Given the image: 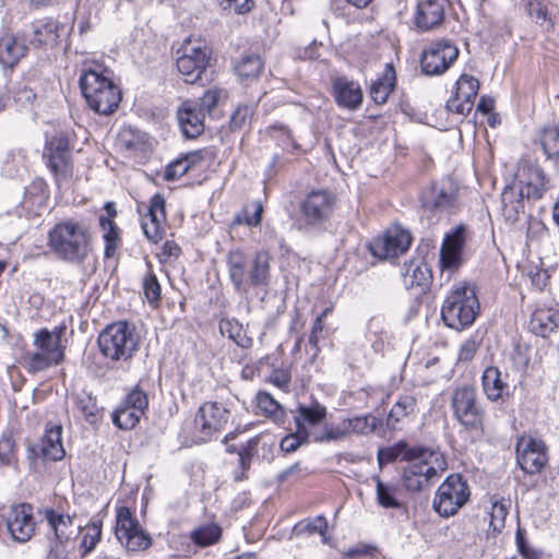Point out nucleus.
I'll return each instance as SVG.
<instances>
[{"label": "nucleus", "mask_w": 559, "mask_h": 559, "mask_svg": "<svg viewBox=\"0 0 559 559\" xmlns=\"http://www.w3.org/2000/svg\"><path fill=\"white\" fill-rule=\"evenodd\" d=\"M380 466L396 460L405 461L402 480L409 491H420L431 486L448 468L445 456L436 449L424 445H409L400 440L391 447L380 448L377 454Z\"/></svg>", "instance_id": "1"}, {"label": "nucleus", "mask_w": 559, "mask_h": 559, "mask_svg": "<svg viewBox=\"0 0 559 559\" xmlns=\"http://www.w3.org/2000/svg\"><path fill=\"white\" fill-rule=\"evenodd\" d=\"M92 233L84 221L66 218L48 233V246L59 259L72 264L84 263L92 252Z\"/></svg>", "instance_id": "2"}, {"label": "nucleus", "mask_w": 559, "mask_h": 559, "mask_svg": "<svg viewBox=\"0 0 559 559\" xmlns=\"http://www.w3.org/2000/svg\"><path fill=\"white\" fill-rule=\"evenodd\" d=\"M548 189V179L544 170L533 164H524L514 180L501 194L502 215L506 221L515 223L524 213L525 199H539Z\"/></svg>", "instance_id": "3"}, {"label": "nucleus", "mask_w": 559, "mask_h": 559, "mask_svg": "<svg viewBox=\"0 0 559 559\" xmlns=\"http://www.w3.org/2000/svg\"><path fill=\"white\" fill-rule=\"evenodd\" d=\"M272 255L265 249L254 251L251 260L241 250H231L227 255L229 278L235 289L246 294L251 287L267 286L271 280Z\"/></svg>", "instance_id": "4"}, {"label": "nucleus", "mask_w": 559, "mask_h": 559, "mask_svg": "<svg viewBox=\"0 0 559 559\" xmlns=\"http://www.w3.org/2000/svg\"><path fill=\"white\" fill-rule=\"evenodd\" d=\"M475 287L468 283L453 286L441 307V318L447 326L462 331L471 326L479 313Z\"/></svg>", "instance_id": "5"}, {"label": "nucleus", "mask_w": 559, "mask_h": 559, "mask_svg": "<svg viewBox=\"0 0 559 559\" xmlns=\"http://www.w3.org/2000/svg\"><path fill=\"white\" fill-rule=\"evenodd\" d=\"M80 88L87 106L98 115H110L121 102V92L103 72L88 69L80 76Z\"/></svg>", "instance_id": "6"}, {"label": "nucleus", "mask_w": 559, "mask_h": 559, "mask_svg": "<svg viewBox=\"0 0 559 559\" xmlns=\"http://www.w3.org/2000/svg\"><path fill=\"white\" fill-rule=\"evenodd\" d=\"M452 417L466 431L484 428L486 411L477 389L471 384L457 385L450 395Z\"/></svg>", "instance_id": "7"}, {"label": "nucleus", "mask_w": 559, "mask_h": 559, "mask_svg": "<svg viewBox=\"0 0 559 559\" xmlns=\"http://www.w3.org/2000/svg\"><path fill=\"white\" fill-rule=\"evenodd\" d=\"M100 353L112 361H127L139 347V336L134 325L118 321L107 325L98 335Z\"/></svg>", "instance_id": "8"}, {"label": "nucleus", "mask_w": 559, "mask_h": 559, "mask_svg": "<svg viewBox=\"0 0 559 559\" xmlns=\"http://www.w3.org/2000/svg\"><path fill=\"white\" fill-rule=\"evenodd\" d=\"M177 53L176 66L186 83L203 85L211 80L207 71L211 50L203 41L187 39Z\"/></svg>", "instance_id": "9"}, {"label": "nucleus", "mask_w": 559, "mask_h": 559, "mask_svg": "<svg viewBox=\"0 0 559 559\" xmlns=\"http://www.w3.org/2000/svg\"><path fill=\"white\" fill-rule=\"evenodd\" d=\"M337 197L328 189H313L298 204L300 223L307 230L321 229L332 217Z\"/></svg>", "instance_id": "10"}, {"label": "nucleus", "mask_w": 559, "mask_h": 559, "mask_svg": "<svg viewBox=\"0 0 559 559\" xmlns=\"http://www.w3.org/2000/svg\"><path fill=\"white\" fill-rule=\"evenodd\" d=\"M471 489L461 474H451L438 487L432 507L442 518H449L468 501Z\"/></svg>", "instance_id": "11"}, {"label": "nucleus", "mask_w": 559, "mask_h": 559, "mask_svg": "<svg viewBox=\"0 0 559 559\" xmlns=\"http://www.w3.org/2000/svg\"><path fill=\"white\" fill-rule=\"evenodd\" d=\"M34 345L37 352L27 354L31 371H43L62 361L64 355L61 346V331L39 330L34 335Z\"/></svg>", "instance_id": "12"}, {"label": "nucleus", "mask_w": 559, "mask_h": 559, "mask_svg": "<svg viewBox=\"0 0 559 559\" xmlns=\"http://www.w3.org/2000/svg\"><path fill=\"white\" fill-rule=\"evenodd\" d=\"M230 412L218 402L203 403L194 417L193 439L197 443L210 441L228 423Z\"/></svg>", "instance_id": "13"}, {"label": "nucleus", "mask_w": 559, "mask_h": 559, "mask_svg": "<svg viewBox=\"0 0 559 559\" xmlns=\"http://www.w3.org/2000/svg\"><path fill=\"white\" fill-rule=\"evenodd\" d=\"M457 187L450 178L432 183L421 193L420 203L424 213L436 216L451 214L457 207Z\"/></svg>", "instance_id": "14"}, {"label": "nucleus", "mask_w": 559, "mask_h": 559, "mask_svg": "<svg viewBox=\"0 0 559 559\" xmlns=\"http://www.w3.org/2000/svg\"><path fill=\"white\" fill-rule=\"evenodd\" d=\"M459 48L450 40L431 43L421 55L420 66L426 75H440L456 60Z\"/></svg>", "instance_id": "15"}, {"label": "nucleus", "mask_w": 559, "mask_h": 559, "mask_svg": "<svg viewBox=\"0 0 559 559\" xmlns=\"http://www.w3.org/2000/svg\"><path fill=\"white\" fill-rule=\"evenodd\" d=\"M516 461L526 474L539 473L548 461L546 444L532 437H522L516 445Z\"/></svg>", "instance_id": "16"}, {"label": "nucleus", "mask_w": 559, "mask_h": 559, "mask_svg": "<svg viewBox=\"0 0 559 559\" xmlns=\"http://www.w3.org/2000/svg\"><path fill=\"white\" fill-rule=\"evenodd\" d=\"M411 242V235L406 230L392 228L371 241L370 251L379 259H392L407 251Z\"/></svg>", "instance_id": "17"}, {"label": "nucleus", "mask_w": 559, "mask_h": 559, "mask_svg": "<svg viewBox=\"0 0 559 559\" xmlns=\"http://www.w3.org/2000/svg\"><path fill=\"white\" fill-rule=\"evenodd\" d=\"M47 165L55 174L57 181L67 180L72 175L71 154L67 138L56 136L47 142L44 154Z\"/></svg>", "instance_id": "18"}, {"label": "nucleus", "mask_w": 559, "mask_h": 559, "mask_svg": "<svg viewBox=\"0 0 559 559\" xmlns=\"http://www.w3.org/2000/svg\"><path fill=\"white\" fill-rule=\"evenodd\" d=\"M35 525L33 507L28 503H21L11 507L5 518V526L8 531L12 538L20 543L31 539L35 533Z\"/></svg>", "instance_id": "19"}, {"label": "nucleus", "mask_w": 559, "mask_h": 559, "mask_svg": "<svg viewBox=\"0 0 559 559\" xmlns=\"http://www.w3.org/2000/svg\"><path fill=\"white\" fill-rule=\"evenodd\" d=\"M466 228L459 225L455 229L445 235L440 248L441 272H452L462 264V252L466 240Z\"/></svg>", "instance_id": "20"}, {"label": "nucleus", "mask_w": 559, "mask_h": 559, "mask_svg": "<svg viewBox=\"0 0 559 559\" xmlns=\"http://www.w3.org/2000/svg\"><path fill=\"white\" fill-rule=\"evenodd\" d=\"M62 427L53 426L46 429L44 437L29 447V452L36 456L47 461H59L66 455V451L61 441Z\"/></svg>", "instance_id": "21"}, {"label": "nucleus", "mask_w": 559, "mask_h": 559, "mask_svg": "<svg viewBox=\"0 0 559 559\" xmlns=\"http://www.w3.org/2000/svg\"><path fill=\"white\" fill-rule=\"evenodd\" d=\"M449 0H418L415 13V24L421 31H430L444 20Z\"/></svg>", "instance_id": "22"}, {"label": "nucleus", "mask_w": 559, "mask_h": 559, "mask_svg": "<svg viewBox=\"0 0 559 559\" xmlns=\"http://www.w3.org/2000/svg\"><path fill=\"white\" fill-rule=\"evenodd\" d=\"M165 219V200L157 193L151 199L148 214L142 221V229L148 240L156 243L162 239Z\"/></svg>", "instance_id": "23"}, {"label": "nucleus", "mask_w": 559, "mask_h": 559, "mask_svg": "<svg viewBox=\"0 0 559 559\" xmlns=\"http://www.w3.org/2000/svg\"><path fill=\"white\" fill-rule=\"evenodd\" d=\"M204 114L198 109L197 102L188 100L178 109L177 117L187 139H194L204 131Z\"/></svg>", "instance_id": "24"}, {"label": "nucleus", "mask_w": 559, "mask_h": 559, "mask_svg": "<svg viewBox=\"0 0 559 559\" xmlns=\"http://www.w3.org/2000/svg\"><path fill=\"white\" fill-rule=\"evenodd\" d=\"M334 97L338 106L349 110L359 108L362 102V92L357 82L341 76L333 81Z\"/></svg>", "instance_id": "25"}, {"label": "nucleus", "mask_w": 559, "mask_h": 559, "mask_svg": "<svg viewBox=\"0 0 559 559\" xmlns=\"http://www.w3.org/2000/svg\"><path fill=\"white\" fill-rule=\"evenodd\" d=\"M27 46L19 35L4 34L0 38V63L4 68H13L25 57Z\"/></svg>", "instance_id": "26"}, {"label": "nucleus", "mask_w": 559, "mask_h": 559, "mask_svg": "<svg viewBox=\"0 0 559 559\" xmlns=\"http://www.w3.org/2000/svg\"><path fill=\"white\" fill-rule=\"evenodd\" d=\"M507 374L502 376L497 367H487L481 376L483 390L487 399L498 401L504 394H509V385L506 382Z\"/></svg>", "instance_id": "27"}, {"label": "nucleus", "mask_w": 559, "mask_h": 559, "mask_svg": "<svg viewBox=\"0 0 559 559\" xmlns=\"http://www.w3.org/2000/svg\"><path fill=\"white\" fill-rule=\"evenodd\" d=\"M403 284L409 289L415 286L425 287L431 280V272L421 259L405 262L402 271Z\"/></svg>", "instance_id": "28"}, {"label": "nucleus", "mask_w": 559, "mask_h": 559, "mask_svg": "<svg viewBox=\"0 0 559 559\" xmlns=\"http://www.w3.org/2000/svg\"><path fill=\"white\" fill-rule=\"evenodd\" d=\"M34 38L33 44L37 46L55 45L60 37L62 24L51 17H44L32 24Z\"/></svg>", "instance_id": "29"}, {"label": "nucleus", "mask_w": 559, "mask_h": 559, "mask_svg": "<svg viewBox=\"0 0 559 559\" xmlns=\"http://www.w3.org/2000/svg\"><path fill=\"white\" fill-rule=\"evenodd\" d=\"M558 311L550 308H540L533 312L528 328L534 334L546 337L558 328Z\"/></svg>", "instance_id": "30"}, {"label": "nucleus", "mask_w": 559, "mask_h": 559, "mask_svg": "<svg viewBox=\"0 0 559 559\" xmlns=\"http://www.w3.org/2000/svg\"><path fill=\"white\" fill-rule=\"evenodd\" d=\"M537 142L547 159H559V122L547 123L537 131Z\"/></svg>", "instance_id": "31"}, {"label": "nucleus", "mask_w": 559, "mask_h": 559, "mask_svg": "<svg viewBox=\"0 0 559 559\" xmlns=\"http://www.w3.org/2000/svg\"><path fill=\"white\" fill-rule=\"evenodd\" d=\"M143 528L140 526L138 519L132 514L128 507L121 506L116 510V537L123 544L129 536H134Z\"/></svg>", "instance_id": "32"}, {"label": "nucleus", "mask_w": 559, "mask_h": 559, "mask_svg": "<svg viewBox=\"0 0 559 559\" xmlns=\"http://www.w3.org/2000/svg\"><path fill=\"white\" fill-rule=\"evenodd\" d=\"M416 399L411 395L401 396L392 406L386 417V427L390 430L401 429L400 425L403 419L413 415L416 409Z\"/></svg>", "instance_id": "33"}, {"label": "nucleus", "mask_w": 559, "mask_h": 559, "mask_svg": "<svg viewBox=\"0 0 559 559\" xmlns=\"http://www.w3.org/2000/svg\"><path fill=\"white\" fill-rule=\"evenodd\" d=\"M255 402L257 407L264 416L278 425L285 423V409L270 393L265 391H259L255 395Z\"/></svg>", "instance_id": "34"}, {"label": "nucleus", "mask_w": 559, "mask_h": 559, "mask_svg": "<svg viewBox=\"0 0 559 559\" xmlns=\"http://www.w3.org/2000/svg\"><path fill=\"white\" fill-rule=\"evenodd\" d=\"M376 499L380 507L384 509H400L403 503L399 499V488L396 485L384 483L379 476H374Z\"/></svg>", "instance_id": "35"}, {"label": "nucleus", "mask_w": 559, "mask_h": 559, "mask_svg": "<svg viewBox=\"0 0 559 559\" xmlns=\"http://www.w3.org/2000/svg\"><path fill=\"white\" fill-rule=\"evenodd\" d=\"M325 416L326 407L316 402L309 406L299 405L297 408V415H295L294 420L296 428L308 429V426H316L320 424L325 418Z\"/></svg>", "instance_id": "36"}, {"label": "nucleus", "mask_w": 559, "mask_h": 559, "mask_svg": "<svg viewBox=\"0 0 559 559\" xmlns=\"http://www.w3.org/2000/svg\"><path fill=\"white\" fill-rule=\"evenodd\" d=\"M395 86V72L391 64L386 66V70L382 78L372 83L370 87V96L376 104H384L390 93Z\"/></svg>", "instance_id": "37"}, {"label": "nucleus", "mask_w": 559, "mask_h": 559, "mask_svg": "<svg viewBox=\"0 0 559 559\" xmlns=\"http://www.w3.org/2000/svg\"><path fill=\"white\" fill-rule=\"evenodd\" d=\"M219 332L223 336H227L242 348H249L252 340L248 337L242 325L235 319H221L218 323Z\"/></svg>", "instance_id": "38"}, {"label": "nucleus", "mask_w": 559, "mask_h": 559, "mask_svg": "<svg viewBox=\"0 0 559 559\" xmlns=\"http://www.w3.org/2000/svg\"><path fill=\"white\" fill-rule=\"evenodd\" d=\"M264 68V62L257 53L245 55L235 66L237 75L241 79H257Z\"/></svg>", "instance_id": "39"}, {"label": "nucleus", "mask_w": 559, "mask_h": 559, "mask_svg": "<svg viewBox=\"0 0 559 559\" xmlns=\"http://www.w3.org/2000/svg\"><path fill=\"white\" fill-rule=\"evenodd\" d=\"M74 402L76 409L87 423L94 424L99 419V407L92 393L82 391L75 395Z\"/></svg>", "instance_id": "40"}, {"label": "nucleus", "mask_w": 559, "mask_h": 559, "mask_svg": "<svg viewBox=\"0 0 559 559\" xmlns=\"http://www.w3.org/2000/svg\"><path fill=\"white\" fill-rule=\"evenodd\" d=\"M99 226L103 231V239L105 241V258H112L120 243V230L115 222H109V218H99Z\"/></svg>", "instance_id": "41"}, {"label": "nucleus", "mask_w": 559, "mask_h": 559, "mask_svg": "<svg viewBox=\"0 0 559 559\" xmlns=\"http://www.w3.org/2000/svg\"><path fill=\"white\" fill-rule=\"evenodd\" d=\"M257 109L255 103H245L236 106L230 115L229 130L237 131L250 127Z\"/></svg>", "instance_id": "42"}, {"label": "nucleus", "mask_w": 559, "mask_h": 559, "mask_svg": "<svg viewBox=\"0 0 559 559\" xmlns=\"http://www.w3.org/2000/svg\"><path fill=\"white\" fill-rule=\"evenodd\" d=\"M350 435L367 436L381 426V420L372 414L346 418Z\"/></svg>", "instance_id": "43"}, {"label": "nucleus", "mask_w": 559, "mask_h": 559, "mask_svg": "<svg viewBox=\"0 0 559 559\" xmlns=\"http://www.w3.org/2000/svg\"><path fill=\"white\" fill-rule=\"evenodd\" d=\"M45 518L48 525L55 532V536L59 542L67 540L69 538V528L72 525V519L70 515L58 513L53 510H47Z\"/></svg>", "instance_id": "44"}, {"label": "nucleus", "mask_w": 559, "mask_h": 559, "mask_svg": "<svg viewBox=\"0 0 559 559\" xmlns=\"http://www.w3.org/2000/svg\"><path fill=\"white\" fill-rule=\"evenodd\" d=\"M510 506L511 501L509 499L500 498L492 500L489 512V526L495 534L500 533L504 527L506 518L509 513Z\"/></svg>", "instance_id": "45"}, {"label": "nucleus", "mask_w": 559, "mask_h": 559, "mask_svg": "<svg viewBox=\"0 0 559 559\" xmlns=\"http://www.w3.org/2000/svg\"><path fill=\"white\" fill-rule=\"evenodd\" d=\"M143 415V413L134 411L121 403L120 406L112 413V423L120 429L129 430L139 424Z\"/></svg>", "instance_id": "46"}, {"label": "nucleus", "mask_w": 559, "mask_h": 559, "mask_svg": "<svg viewBox=\"0 0 559 559\" xmlns=\"http://www.w3.org/2000/svg\"><path fill=\"white\" fill-rule=\"evenodd\" d=\"M479 90V82L476 78L469 74H462L456 83L454 94L468 103L474 105L475 98Z\"/></svg>", "instance_id": "47"}, {"label": "nucleus", "mask_w": 559, "mask_h": 559, "mask_svg": "<svg viewBox=\"0 0 559 559\" xmlns=\"http://www.w3.org/2000/svg\"><path fill=\"white\" fill-rule=\"evenodd\" d=\"M103 522L100 520H93L85 526V534L81 542L82 557L92 552L96 545L102 539Z\"/></svg>", "instance_id": "48"}, {"label": "nucleus", "mask_w": 559, "mask_h": 559, "mask_svg": "<svg viewBox=\"0 0 559 559\" xmlns=\"http://www.w3.org/2000/svg\"><path fill=\"white\" fill-rule=\"evenodd\" d=\"M349 428L347 425L346 418H344L341 423L334 424H325L324 430L321 435H316L313 440L316 442H331V441H340L349 437Z\"/></svg>", "instance_id": "49"}, {"label": "nucleus", "mask_w": 559, "mask_h": 559, "mask_svg": "<svg viewBox=\"0 0 559 559\" xmlns=\"http://www.w3.org/2000/svg\"><path fill=\"white\" fill-rule=\"evenodd\" d=\"M222 535V530L217 524H209L197 528L192 533V540L200 546H209L216 543Z\"/></svg>", "instance_id": "50"}, {"label": "nucleus", "mask_w": 559, "mask_h": 559, "mask_svg": "<svg viewBox=\"0 0 559 559\" xmlns=\"http://www.w3.org/2000/svg\"><path fill=\"white\" fill-rule=\"evenodd\" d=\"M527 12L536 24L545 27L547 31L552 28L554 24L547 8L540 0H527Z\"/></svg>", "instance_id": "51"}, {"label": "nucleus", "mask_w": 559, "mask_h": 559, "mask_svg": "<svg viewBox=\"0 0 559 559\" xmlns=\"http://www.w3.org/2000/svg\"><path fill=\"white\" fill-rule=\"evenodd\" d=\"M310 433L307 428H296L295 433L287 435L281 441V450L285 453L295 452L301 444L307 443Z\"/></svg>", "instance_id": "52"}, {"label": "nucleus", "mask_w": 559, "mask_h": 559, "mask_svg": "<svg viewBox=\"0 0 559 559\" xmlns=\"http://www.w3.org/2000/svg\"><path fill=\"white\" fill-rule=\"evenodd\" d=\"M121 545L124 546L128 551H144L152 546V537L145 530H142L134 536H129L128 540Z\"/></svg>", "instance_id": "53"}, {"label": "nucleus", "mask_w": 559, "mask_h": 559, "mask_svg": "<svg viewBox=\"0 0 559 559\" xmlns=\"http://www.w3.org/2000/svg\"><path fill=\"white\" fill-rule=\"evenodd\" d=\"M143 292L150 304H155L160 298V285L152 272L143 277Z\"/></svg>", "instance_id": "54"}, {"label": "nucleus", "mask_w": 559, "mask_h": 559, "mask_svg": "<svg viewBox=\"0 0 559 559\" xmlns=\"http://www.w3.org/2000/svg\"><path fill=\"white\" fill-rule=\"evenodd\" d=\"M128 407L139 411L141 413H145L148 406L147 395L144 391L140 389H133L122 402Z\"/></svg>", "instance_id": "55"}, {"label": "nucleus", "mask_w": 559, "mask_h": 559, "mask_svg": "<svg viewBox=\"0 0 559 559\" xmlns=\"http://www.w3.org/2000/svg\"><path fill=\"white\" fill-rule=\"evenodd\" d=\"M219 7L225 11H230L236 14H247L253 7V0H217Z\"/></svg>", "instance_id": "56"}, {"label": "nucleus", "mask_w": 559, "mask_h": 559, "mask_svg": "<svg viewBox=\"0 0 559 559\" xmlns=\"http://www.w3.org/2000/svg\"><path fill=\"white\" fill-rule=\"evenodd\" d=\"M15 443L11 435H3L0 438V464L9 465L15 460Z\"/></svg>", "instance_id": "57"}, {"label": "nucleus", "mask_w": 559, "mask_h": 559, "mask_svg": "<svg viewBox=\"0 0 559 559\" xmlns=\"http://www.w3.org/2000/svg\"><path fill=\"white\" fill-rule=\"evenodd\" d=\"M298 528L300 532L324 536L328 528V521L324 516L319 515L310 521L300 522Z\"/></svg>", "instance_id": "58"}, {"label": "nucleus", "mask_w": 559, "mask_h": 559, "mask_svg": "<svg viewBox=\"0 0 559 559\" xmlns=\"http://www.w3.org/2000/svg\"><path fill=\"white\" fill-rule=\"evenodd\" d=\"M221 97V91L219 90H209L204 93V95L200 98V100L197 103L198 109L202 110V112L205 115L211 114L213 109L216 107L218 99Z\"/></svg>", "instance_id": "59"}, {"label": "nucleus", "mask_w": 559, "mask_h": 559, "mask_svg": "<svg viewBox=\"0 0 559 559\" xmlns=\"http://www.w3.org/2000/svg\"><path fill=\"white\" fill-rule=\"evenodd\" d=\"M253 212L250 214L248 209L245 211L243 215H238L235 219L237 224H246L248 226H258L262 219L263 207L260 203H254Z\"/></svg>", "instance_id": "60"}, {"label": "nucleus", "mask_w": 559, "mask_h": 559, "mask_svg": "<svg viewBox=\"0 0 559 559\" xmlns=\"http://www.w3.org/2000/svg\"><path fill=\"white\" fill-rule=\"evenodd\" d=\"M515 542L518 546L519 552L522 555L525 559H537L538 552L532 549L525 538V531L521 528L520 526L516 530L515 533Z\"/></svg>", "instance_id": "61"}, {"label": "nucleus", "mask_w": 559, "mask_h": 559, "mask_svg": "<svg viewBox=\"0 0 559 559\" xmlns=\"http://www.w3.org/2000/svg\"><path fill=\"white\" fill-rule=\"evenodd\" d=\"M189 171V164L180 158L169 164L165 170L164 178L167 181L176 180Z\"/></svg>", "instance_id": "62"}, {"label": "nucleus", "mask_w": 559, "mask_h": 559, "mask_svg": "<svg viewBox=\"0 0 559 559\" xmlns=\"http://www.w3.org/2000/svg\"><path fill=\"white\" fill-rule=\"evenodd\" d=\"M474 105L462 98H459L455 94L447 102V109L450 112H454L465 117L469 114Z\"/></svg>", "instance_id": "63"}, {"label": "nucleus", "mask_w": 559, "mask_h": 559, "mask_svg": "<svg viewBox=\"0 0 559 559\" xmlns=\"http://www.w3.org/2000/svg\"><path fill=\"white\" fill-rule=\"evenodd\" d=\"M270 382L281 390H287L290 383V374L285 369H274L270 374Z\"/></svg>", "instance_id": "64"}]
</instances>
